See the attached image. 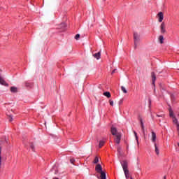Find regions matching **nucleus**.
<instances>
[{
	"instance_id": "c85d7f7f",
	"label": "nucleus",
	"mask_w": 179,
	"mask_h": 179,
	"mask_svg": "<svg viewBox=\"0 0 179 179\" xmlns=\"http://www.w3.org/2000/svg\"><path fill=\"white\" fill-rule=\"evenodd\" d=\"M70 162L71 163V164H73V163H75V159L73 158L71 159Z\"/></svg>"
},
{
	"instance_id": "6ab92c4d",
	"label": "nucleus",
	"mask_w": 179,
	"mask_h": 179,
	"mask_svg": "<svg viewBox=\"0 0 179 179\" xmlns=\"http://www.w3.org/2000/svg\"><path fill=\"white\" fill-rule=\"evenodd\" d=\"M121 90H122V92H123V93H124V94L128 93V91H127V89H126L125 87H124V86H122V87H121Z\"/></svg>"
},
{
	"instance_id": "7c9ffc66",
	"label": "nucleus",
	"mask_w": 179,
	"mask_h": 179,
	"mask_svg": "<svg viewBox=\"0 0 179 179\" xmlns=\"http://www.w3.org/2000/svg\"><path fill=\"white\" fill-rule=\"evenodd\" d=\"M25 86H26L27 87H29V86H30V83H25Z\"/></svg>"
},
{
	"instance_id": "e433bc0d",
	"label": "nucleus",
	"mask_w": 179,
	"mask_h": 179,
	"mask_svg": "<svg viewBox=\"0 0 179 179\" xmlns=\"http://www.w3.org/2000/svg\"><path fill=\"white\" fill-rule=\"evenodd\" d=\"M103 1H106V0H103Z\"/></svg>"
},
{
	"instance_id": "473e14b6",
	"label": "nucleus",
	"mask_w": 179,
	"mask_h": 179,
	"mask_svg": "<svg viewBox=\"0 0 179 179\" xmlns=\"http://www.w3.org/2000/svg\"><path fill=\"white\" fill-rule=\"evenodd\" d=\"M124 176H125V177H126L127 179L129 178V175H128V174H127V175L126 174V175H124Z\"/></svg>"
},
{
	"instance_id": "f03ea898",
	"label": "nucleus",
	"mask_w": 179,
	"mask_h": 179,
	"mask_svg": "<svg viewBox=\"0 0 179 179\" xmlns=\"http://www.w3.org/2000/svg\"><path fill=\"white\" fill-rule=\"evenodd\" d=\"M134 38L135 48H136V45H138V43H139V41L141 40V35H139V34H138L136 32H134Z\"/></svg>"
},
{
	"instance_id": "0eeeda50",
	"label": "nucleus",
	"mask_w": 179,
	"mask_h": 179,
	"mask_svg": "<svg viewBox=\"0 0 179 179\" xmlns=\"http://www.w3.org/2000/svg\"><path fill=\"white\" fill-rule=\"evenodd\" d=\"M157 16L159 17L158 22H159V23H162V22H163V19H164V15H163V12H159L157 14Z\"/></svg>"
},
{
	"instance_id": "f8f14e48",
	"label": "nucleus",
	"mask_w": 179,
	"mask_h": 179,
	"mask_svg": "<svg viewBox=\"0 0 179 179\" xmlns=\"http://www.w3.org/2000/svg\"><path fill=\"white\" fill-rule=\"evenodd\" d=\"M101 55V52H97V53L94 54V55H93V57H94V58H96V59H100Z\"/></svg>"
},
{
	"instance_id": "cd10ccee",
	"label": "nucleus",
	"mask_w": 179,
	"mask_h": 179,
	"mask_svg": "<svg viewBox=\"0 0 179 179\" xmlns=\"http://www.w3.org/2000/svg\"><path fill=\"white\" fill-rule=\"evenodd\" d=\"M9 121L11 122V121H13V117L12 115H9Z\"/></svg>"
},
{
	"instance_id": "4468645a",
	"label": "nucleus",
	"mask_w": 179,
	"mask_h": 179,
	"mask_svg": "<svg viewBox=\"0 0 179 179\" xmlns=\"http://www.w3.org/2000/svg\"><path fill=\"white\" fill-rule=\"evenodd\" d=\"M103 96H105L108 99H110V97H111V93H110V92H103Z\"/></svg>"
},
{
	"instance_id": "412c9836",
	"label": "nucleus",
	"mask_w": 179,
	"mask_h": 179,
	"mask_svg": "<svg viewBox=\"0 0 179 179\" xmlns=\"http://www.w3.org/2000/svg\"><path fill=\"white\" fill-rule=\"evenodd\" d=\"M134 136L137 142V145H139V141L138 140V134H136V131H134Z\"/></svg>"
},
{
	"instance_id": "2eb2a0df",
	"label": "nucleus",
	"mask_w": 179,
	"mask_h": 179,
	"mask_svg": "<svg viewBox=\"0 0 179 179\" xmlns=\"http://www.w3.org/2000/svg\"><path fill=\"white\" fill-rule=\"evenodd\" d=\"M154 145L155 148V153L157 155V156H159V147H157V144H156V143H154Z\"/></svg>"
},
{
	"instance_id": "f704fd0d",
	"label": "nucleus",
	"mask_w": 179,
	"mask_h": 179,
	"mask_svg": "<svg viewBox=\"0 0 179 179\" xmlns=\"http://www.w3.org/2000/svg\"><path fill=\"white\" fill-rule=\"evenodd\" d=\"M114 72H115V70H113V71H112V73H114Z\"/></svg>"
},
{
	"instance_id": "4be33fe9",
	"label": "nucleus",
	"mask_w": 179,
	"mask_h": 179,
	"mask_svg": "<svg viewBox=\"0 0 179 179\" xmlns=\"http://www.w3.org/2000/svg\"><path fill=\"white\" fill-rule=\"evenodd\" d=\"M93 163L94 164H97V163H99V157H95L94 161H93Z\"/></svg>"
},
{
	"instance_id": "ddd939ff",
	"label": "nucleus",
	"mask_w": 179,
	"mask_h": 179,
	"mask_svg": "<svg viewBox=\"0 0 179 179\" xmlns=\"http://www.w3.org/2000/svg\"><path fill=\"white\" fill-rule=\"evenodd\" d=\"M10 90L11 93H17V87H11Z\"/></svg>"
},
{
	"instance_id": "9b49d317",
	"label": "nucleus",
	"mask_w": 179,
	"mask_h": 179,
	"mask_svg": "<svg viewBox=\"0 0 179 179\" xmlns=\"http://www.w3.org/2000/svg\"><path fill=\"white\" fill-rule=\"evenodd\" d=\"M0 84L3 85V86H8V83L3 80L2 77L0 76Z\"/></svg>"
},
{
	"instance_id": "c9c22d12",
	"label": "nucleus",
	"mask_w": 179,
	"mask_h": 179,
	"mask_svg": "<svg viewBox=\"0 0 179 179\" xmlns=\"http://www.w3.org/2000/svg\"><path fill=\"white\" fill-rule=\"evenodd\" d=\"M53 179H59L58 178H54Z\"/></svg>"
},
{
	"instance_id": "423d86ee",
	"label": "nucleus",
	"mask_w": 179,
	"mask_h": 179,
	"mask_svg": "<svg viewBox=\"0 0 179 179\" xmlns=\"http://www.w3.org/2000/svg\"><path fill=\"white\" fill-rule=\"evenodd\" d=\"M151 134V141L155 144L156 143V139H157V136H156V133H155V131H152Z\"/></svg>"
},
{
	"instance_id": "393cba45",
	"label": "nucleus",
	"mask_w": 179,
	"mask_h": 179,
	"mask_svg": "<svg viewBox=\"0 0 179 179\" xmlns=\"http://www.w3.org/2000/svg\"><path fill=\"white\" fill-rule=\"evenodd\" d=\"M30 148L32 149V150L34 152V145L33 144V143H30Z\"/></svg>"
},
{
	"instance_id": "72a5a7b5",
	"label": "nucleus",
	"mask_w": 179,
	"mask_h": 179,
	"mask_svg": "<svg viewBox=\"0 0 179 179\" xmlns=\"http://www.w3.org/2000/svg\"><path fill=\"white\" fill-rule=\"evenodd\" d=\"M171 99H173L174 97V95H171Z\"/></svg>"
},
{
	"instance_id": "5701e85b",
	"label": "nucleus",
	"mask_w": 179,
	"mask_h": 179,
	"mask_svg": "<svg viewBox=\"0 0 179 179\" xmlns=\"http://www.w3.org/2000/svg\"><path fill=\"white\" fill-rule=\"evenodd\" d=\"M65 27H66V24L63 22L60 24L59 29H65Z\"/></svg>"
},
{
	"instance_id": "bb28decb",
	"label": "nucleus",
	"mask_w": 179,
	"mask_h": 179,
	"mask_svg": "<svg viewBox=\"0 0 179 179\" xmlns=\"http://www.w3.org/2000/svg\"><path fill=\"white\" fill-rule=\"evenodd\" d=\"M79 37H80V35L79 34H76L75 36L76 40H78Z\"/></svg>"
},
{
	"instance_id": "a878e982",
	"label": "nucleus",
	"mask_w": 179,
	"mask_h": 179,
	"mask_svg": "<svg viewBox=\"0 0 179 179\" xmlns=\"http://www.w3.org/2000/svg\"><path fill=\"white\" fill-rule=\"evenodd\" d=\"M122 103H124V99H120L118 102L119 106H121V104H122Z\"/></svg>"
},
{
	"instance_id": "a211bd4d",
	"label": "nucleus",
	"mask_w": 179,
	"mask_h": 179,
	"mask_svg": "<svg viewBox=\"0 0 179 179\" xmlns=\"http://www.w3.org/2000/svg\"><path fill=\"white\" fill-rule=\"evenodd\" d=\"M104 143H106L104 141H100L99 145V148H103V146H104Z\"/></svg>"
},
{
	"instance_id": "b1692460",
	"label": "nucleus",
	"mask_w": 179,
	"mask_h": 179,
	"mask_svg": "<svg viewBox=\"0 0 179 179\" xmlns=\"http://www.w3.org/2000/svg\"><path fill=\"white\" fill-rule=\"evenodd\" d=\"M109 104H110V106H111L113 107V106H114V101L110 99L109 100Z\"/></svg>"
},
{
	"instance_id": "7ed1b4c3",
	"label": "nucleus",
	"mask_w": 179,
	"mask_h": 179,
	"mask_svg": "<svg viewBox=\"0 0 179 179\" xmlns=\"http://www.w3.org/2000/svg\"><path fill=\"white\" fill-rule=\"evenodd\" d=\"M121 138H122L121 134H117V136H115V138H114L115 143H117V145H120V143H121Z\"/></svg>"
},
{
	"instance_id": "20e7f679",
	"label": "nucleus",
	"mask_w": 179,
	"mask_h": 179,
	"mask_svg": "<svg viewBox=\"0 0 179 179\" xmlns=\"http://www.w3.org/2000/svg\"><path fill=\"white\" fill-rule=\"evenodd\" d=\"M160 31L161 34H164L165 33H167V31L166 30V24L164 22H162L160 25Z\"/></svg>"
},
{
	"instance_id": "2f4dec72",
	"label": "nucleus",
	"mask_w": 179,
	"mask_h": 179,
	"mask_svg": "<svg viewBox=\"0 0 179 179\" xmlns=\"http://www.w3.org/2000/svg\"><path fill=\"white\" fill-rule=\"evenodd\" d=\"M117 152L120 153L121 152V147H117Z\"/></svg>"
},
{
	"instance_id": "f3484780",
	"label": "nucleus",
	"mask_w": 179,
	"mask_h": 179,
	"mask_svg": "<svg viewBox=\"0 0 179 179\" xmlns=\"http://www.w3.org/2000/svg\"><path fill=\"white\" fill-rule=\"evenodd\" d=\"M99 174H101V179H106L105 172L102 171V172L99 173Z\"/></svg>"
},
{
	"instance_id": "1a4fd4ad",
	"label": "nucleus",
	"mask_w": 179,
	"mask_h": 179,
	"mask_svg": "<svg viewBox=\"0 0 179 179\" xmlns=\"http://www.w3.org/2000/svg\"><path fill=\"white\" fill-rule=\"evenodd\" d=\"M140 123L141 125V129H142L143 134L145 136V135H146V134L145 133V125L143 124V121L142 120V118L140 119Z\"/></svg>"
},
{
	"instance_id": "aec40b11",
	"label": "nucleus",
	"mask_w": 179,
	"mask_h": 179,
	"mask_svg": "<svg viewBox=\"0 0 179 179\" xmlns=\"http://www.w3.org/2000/svg\"><path fill=\"white\" fill-rule=\"evenodd\" d=\"M169 115L170 117H172V118H174V113H173V110H171V108L169 109Z\"/></svg>"
},
{
	"instance_id": "39448f33",
	"label": "nucleus",
	"mask_w": 179,
	"mask_h": 179,
	"mask_svg": "<svg viewBox=\"0 0 179 179\" xmlns=\"http://www.w3.org/2000/svg\"><path fill=\"white\" fill-rule=\"evenodd\" d=\"M95 171H96V173H99V174L103 172V167H101V165L100 164H96V166H95Z\"/></svg>"
},
{
	"instance_id": "6e6552de",
	"label": "nucleus",
	"mask_w": 179,
	"mask_h": 179,
	"mask_svg": "<svg viewBox=\"0 0 179 179\" xmlns=\"http://www.w3.org/2000/svg\"><path fill=\"white\" fill-rule=\"evenodd\" d=\"M110 131H111V134H112V135H113V136H116L117 135H118V134H121V133L117 131V128H115V127H112Z\"/></svg>"
},
{
	"instance_id": "dca6fc26",
	"label": "nucleus",
	"mask_w": 179,
	"mask_h": 179,
	"mask_svg": "<svg viewBox=\"0 0 179 179\" xmlns=\"http://www.w3.org/2000/svg\"><path fill=\"white\" fill-rule=\"evenodd\" d=\"M158 40H159L160 44H163V43H164L163 41L164 40V37H163V36L161 35V36H159Z\"/></svg>"
},
{
	"instance_id": "f257e3e1",
	"label": "nucleus",
	"mask_w": 179,
	"mask_h": 179,
	"mask_svg": "<svg viewBox=\"0 0 179 179\" xmlns=\"http://www.w3.org/2000/svg\"><path fill=\"white\" fill-rule=\"evenodd\" d=\"M122 167L123 169L124 175H129V171L128 170V162L127 161H123L122 163Z\"/></svg>"
},
{
	"instance_id": "c756f323",
	"label": "nucleus",
	"mask_w": 179,
	"mask_h": 179,
	"mask_svg": "<svg viewBox=\"0 0 179 179\" xmlns=\"http://www.w3.org/2000/svg\"><path fill=\"white\" fill-rule=\"evenodd\" d=\"M157 117H161L162 118H163L164 117V115H157Z\"/></svg>"
},
{
	"instance_id": "9d476101",
	"label": "nucleus",
	"mask_w": 179,
	"mask_h": 179,
	"mask_svg": "<svg viewBox=\"0 0 179 179\" xmlns=\"http://www.w3.org/2000/svg\"><path fill=\"white\" fill-rule=\"evenodd\" d=\"M151 78L152 79V85L155 86V83H156V74H155V72L151 73Z\"/></svg>"
}]
</instances>
